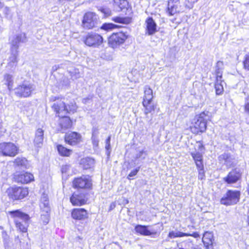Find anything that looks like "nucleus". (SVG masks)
Segmentation results:
<instances>
[{"instance_id": "obj_1", "label": "nucleus", "mask_w": 249, "mask_h": 249, "mask_svg": "<svg viewBox=\"0 0 249 249\" xmlns=\"http://www.w3.org/2000/svg\"><path fill=\"white\" fill-rule=\"evenodd\" d=\"M9 213L14 217V222L18 230L22 232H27L30 219L29 215L19 210L10 211Z\"/></svg>"}, {"instance_id": "obj_2", "label": "nucleus", "mask_w": 249, "mask_h": 249, "mask_svg": "<svg viewBox=\"0 0 249 249\" xmlns=\"http://www.w3.org/2000/svg\"><path fill=\"white\" fill-rule=\"evenodd\" d=\"M36 86L28 81H24L14 89L15 94L18 97L27 98L32 96L36 90Z\"/></svg>"}, {"instance_id": "obj_3", "label": "nucleus", "mask_w": 249, "mask_h": 249, "mask_svg": "<svg viewBox=\"0 0 249 249\" xmlns=\"http://www.w3.org/2000/svg\"><path fill=\"white\" fill-rule=\"evenodd\" d=\"M208 115L202 112L194 118L191 127L192 132L195 134L204 132L207 129Z\"/></svg>"}, {"instance_id": "obj_4", "label": "nucleus", "mask_w": 249, "mask_h": 249, "mask_svg": "<svg viewBox=\"0 0 249 249\" xmlns=\"http://www.w3.org/2000/svg\"><path fill=\"white\" fill-rule=\"evenodd\" d=\"M241 194L239 190L229 189L221 198L220 203L226 206L234 205L239 202Z\"/></svg>"}, {"instance_id": "obj_5", "label": "nucleus", "mask_w": 249, "mask_h": 249, "mask_svg": "<svg viewBox=\"0 0 249 249\" xmlns=\"http://www.w3.org/2000/svg\"><path fill=\"white\" fill-rule=\"evenodd\" d=\"M126 29L119 32L113 33L108 38V44L112 48L117 47L123 44L128 37Z\"/></svg>"}, {"instance_id": "obj_6", "label": "nucleus", "mask_w": 249, "mask_h": 249, "mask_svg": "<svg viewBox=\"0 0 249 249\" xmlns=\"http://www.w3.org/2000/svg\"><path fill=\"white\" fill-rule=\"evenodd\" d=\"M144 93L142 105L145 108L144 114L147 115L155 110L154 106L152 103L153 98V90L149 87L146 86L144 87Z\"/></svg>"}, {"instance_id": "obj_7", "label": "nucleus", "mask_w": 249, "mask_h": 249, "mask_svg": "<svg viewBox=\"0 0 249 249\" xmlns=\"http://www.w3.org/2000/svg\"><path fill=\"white\" fill-rule=\"evenodd\" d=\"M8 40L10 50L18 51L20 44L26 43L27 38L25 33L21 32L10 36Z\"/></svg>"}, {"instance_id": "obj_8", "label": "nucleus", "mask_w": 249, "mask_h": 249, "mask_svg": "<svg viewBox=\"0 0 249 249\" xmlns=\"http://www.w3.org/2000/svg\"><path fill=\"white\" fill-rule=\"evenodd\" d=\"M83 41L88 46L97 48L103 42V37L98 33L95 32H89L83 36Z\"/></svg>"}, {"instance_id": "obj_9", "label": "nucleus", "mask_w": 249, "mask_h": 249, "mask_svg": "<svg viewBox=\"0 0 249 249\" xmlns=\"http://www.w3.org/2000/svg\"><path fill=\"white\" fill-rule=\"evenodd\" d=\"M99 18L94 12H88L86 13L82 21V26L85 29H91L97 26Z\"/></svg>"}, {"instance_id": "obj_10", "label": "nucleus", "mask_w": 249, "mask_h": 249, "mask_svg": "<svg viewBox=\"0 0 249 249\" xmlns=\"http://www.w3.org/2000/svg\"><path fill=\"white\" fill-rule=\"evenodd\" d=\"M72 186L74 188L82 189L83 190H89L92 187V180L88 176L76 178L73 180Z\"/></svg>"}, {"instance_id": "obj_11", "label": "nucleus", "mask_w": 249, "mask_h": 249, "mask_svg": "<svg viewBox=\"0 0 249 249\" xmlns=\"http://www.w3.org/2000/svg\"><path fill=\"white\" fill-rule=\"evenodd\" d=\"M6 192L9 197L14 200L22 199L28 194L27 188L17 186L8 188Z\"/></svg>"}, {"instance_id": "obj_12", "label": "nucleus", "mask_w": 249, "mask_h": 249, "mask_svg": "<svg viewBox=\"0 0 249 249\" xmlns=\"http://www.w3.org/2000/svg\"><path fill=\"white\" fill-rule=\"evenodd\" d=\"M88 193L86 190L77 191L73 193L70 197V201L73 206H81L85 204L87 200Z\"/></svg>"}, {"instance_id": "obj_13", "label": "nucleus", "mask_w": 249, "mask_h": 249, "mask_svg": "<svg viewBox=\"0 0 249 249\" xmlns=\"http://www.w3.org/2000/svg\"><path fill=\"white\" fill-rule=\"evenodd\" d=\"M18 148L12 142L0 143V154L3 156L14 157L18 154Z\"/></svg>"}, {"instance_id": "obj_14", "label": "nucleus", "mask_w": 249, "mask_h": 249, "mask_svg": "<svg viewBox=\"0 0 249 249\" xmlns=\"http://www.w3.org/2000/svg\"><path fill=\"white\" fill-rule=\"evenodd\" d=\"M242 173L239 168H235L232 169L223 178V181L228 184H232L240 181L242 178Z\"/></svg>"}, {"instance_id": "obj_15", "label": "nucleus", "mask_w": 249, "mask_h": 249, "mask_svg": "<svg viewBox=\"0 0 249 249\" xmlns=\"http://www.w3.org/2000/svg\"><path fill=\"white\" fill-rule=\"evenodd\" d=\"M220 164L225 165L227 168L234 167L236 165V160L234 155L229 152H224L218 157Z\"/></svg>"}, {"instance_id": "obj_16", "label": "nucleus", "mask_w": 249, "mask_h": 249, "mask_svg": "<svg viewBox=\"0 0 249 249\" xmlns=\"http://www.w3.org/2000/svg\"><path fill=\"white\" fill-rule=\"evenodd\" d=\"M13 178L15 182L21 184H27L34 179L33 174L29 172H16Z\"/></svg>"}, {"instance_id": "obj_17", "label": "nucleus", "mask_w": 249, "mask_h": 249, "mask_svg": "<svg viewBox=\"0 0 249 249\" xmlns=\"http://www.w3.org/2000/svg\"><path fill=\"white\" fill-rule=\"evenodd\" d=\"M149 225L138 224L135 226L134 230L137 234L142 236H154L157 233L155 230H150Z\"/></svg>"}, {"instance_id": "obj_18", "label": "nucleus", "mask_w": 249, "mask_h": 249, "mask_svg": "<svg viewBox=\"0 0 249 249\" xmlns=\"http://www.w3.org/2000/svg\"><path fill=\"white\" fill-rule=\"evenodd\" d=\"M145 34L148 36H152L158 32V26L151 17H148L145 20Z\"/></svg>"}, {"instance_id": "obj_19", "label": "nucleus", "mask_w": 249, "mask_h": 249, "mask_svg": "<svg viewBox=\"0 0 249 249\" xmlns=\"http://www.w3.org/2000/svg\"><path fill=\"white\" fill-rule=\"evenodd\" d=\"M65 141L71 145H75L81 141V135L76 132H71L65 134Z\"/></svg>"}, {"instance_id": "obj_20", "label": "nucleus", "mask_w": 249, "mask_h": 249, "mask_svg": "<svg viewBox=\"0 0 249 249\" xmlns=\"http://www.w3.org/2000/svg\"><path fill=\"white\" fill-rule=\"evenodd\" d=\"M71 217L77 220H84L88 218V213L84 208H75L71 212Z\"/></svg>"}, {"instance_id": "obj_21", "label": "nucleus", "mask_w": 249, "mask_h": 249, "mask_svg": "<svg viewBox=\"0 0 249 249\" xmlns=\"http://www.w3.org/2000/svg\"><path fill=\"white\" fill-rule=\"evenodd\" d=\"M52 108L58 114V116L61 115L65 116L68 112V106L63 101H59L54 103L52 106Z\"/></svg>"}, {"instance_id": "obj_22", "label": "nucleus", "mask_w": 249, "mask_h": 249, "mask_svg": "<svg viewBox=\"0 0 249 249\" xmlns=\"http://www.w3.org/2000/svg\"><path fill=\"white\" fill-rule=\"evenodd\" d=\"M52 108L58 114V116L61 115L65 116L68 112V106L63 101H59L54 103L52 106Z\"/></svg>"}, {"instance_id": "obj_23", "label": "nucleus", "mask_w": 249, "mask_h": 249, "mask_svg": "<svg viewBox=\"0 0 249 249\" xmlns=\"http://www.w3.org/2000/svg\"><path fill=\"white\" fill-rule=\"evenodd\" d=\"M213 241L214 238L212 232L207 231L203 233L202 242L206 249L213 248Z\"/></svg>"}, {"instance_id": "obj_24", "label": "nucleus", "mask_w": 249, "mask_h": 249, "mask_svg": "<svg viewBox=\"0 0 249 249\" xmlns=\"http://www.w3.org/2000/svg\"><path fill=\"white\" fill-rule=\"evenodd\" d=\"M61 118L59 122V125L61 127V131L63 132L64 131L70 128L72 125V122L70 118L63 115H59Z\"/></svg>"}, {"instance_id": "obj_25", "label": "nucleus", "mask_w": 249, "mask_h": 249, "mask_svg": "<svg viewBox=\"0 0 249 249\" xmlns=\"http://www.w3.org/2000/svg\"><path fill=\"white\" fill-rule=\"evenodd\" d=\"M80 164L84 170L91 169L94 166L95 161L92 158L86 157L81 160Z\"/></svg>"}, {"instance_id": "obj_26", "label": "nucleus", "mask_w": 249, "mask_h": 249, "mask_svg": "<svg viewBox=\"0 0 249 249\" xmlns=\"http://www.w3.org/2000/svg\"><path fill=\"white\" fill-rule=\"evenodd\" d=\"M19 51H14L10 50V55L9 57L8 66L11 68L16 67L18 63V56Z\"/></svg>"}, {"instance_id": "obj_27", "label": "nucleus", "mask_w": 249, "mask_h": 249, "mask_svg": "<svg viewBox=\"0 0 249 249\" xmlns=\"http://www.w3.org/2000/svg\"><path fill=\"white\" fill-rule=\"evenodd\" d=\"M44 140V131L41 128H38L35 134L34 143L38 147L41 146Z\"/></svg>"}, {"instance_id": "obj_28", "label": "nucleus", "mask_w": 249, "mask_h": 249, "mask_svg": "<svg viewBox=\"0 0 249 249\" xmlns=\"http://www.w3.org/2000/svg\"><path fill=\"white\" fill-rule=\"evenodd\" d=\"M179 0H169L167 12L169 16H173L177 12V3Z\"/></svg>"}, {"instance_id": "obj_29", "label": "nucleus", "mask_w": 249, "mask_h": 249, "mask_svg": "<svg viewBox=\"0 0 249 249\" xmlns=\"http://www.w3.org/2000/svg\"><path fill=\"white\" fill-rule=\"evenodd\" d=\"M223 68V62L221 61H218L216 63V64L215 66V73L216 75V79H222Z\"/></svg>"}, {"instance_id": "obj_30", "label": "nucleus", "mask_w": 249, "mask_h": 249, "mask_svg": "<svg viewBox=\"0 0 249 249\" xmlns=\"http://www.w3.org/2000/svg\"><path fill=\"white\" fill-rule=\"evenodd\" d=\"M59 154L63 157H69L72 153V150L68 149L61 144H58L56 146Z\"/></svg>"}, {"instance_id": "obj_31", "label": "nucleus", "mask_w": 249, "mask_h": 249, "mask_svg": "<svg viewBox=\"0 0 249 249\" xmlns=\"http://www.w3.org/2000/svg\"><path fill=\"white\" fill-rule=\"evenodd\" d=\"M113 5L118 11H122L126 8L128 5L127 0H114Z\"/></svg>"}, {"instance_id": "obj_32", "label": "nucleus", "mask_w": 249, "mask_h": 249, "mask_svg": "<svg viewBox=\"0 0 249 249\" xmlns=\"http://www.w3.org/2000/svg\"><path fill=\"white\" fill-rule=\"evenodd\" d=\"M67 71L70 74L72 80H76L81 77L79 69L75 67H69Z\"/></svg>"}, {"instance_id": "obj_33", "label": "nucleus", "mask_w": 249, "mask_h": 249, "mask_svg": "<svg viewBox=\"0 0 249 249\" xmlns=\"http://www.w3.org/2000/svg\"><path fill=\"white\" fill-rule=\"evenodd\" d=\"M14 163L17 166L20 167L21 169H26L28 166L27 160L23 157H18L15 159Z\"/></svg>"}, {"instance_id": "obj_34", "label": "nucleus", "mask_w": 249, "mask_h": 249, "mask_svg": "<svg viewBox=\"0 0 249 249\" xmlns=\"http://www.w3.org/2000/svg\"><path fill=\"white\" fill-rule=\"evenodd\" d=\"M97 8L98 10L103 15L104 18H108L112 14L111 10L107 6H99Z\"/></svg>"}, {"instance_id": "obj_35", "label": "nucleus", "mask_w": 249, "mask_h": 249, "mask_svg": "<svg viewBox=\"0 0 249 249\" xmlns=\"http://www.w3.org/2000/svg\"><path fill=\"white\" fill-rule=\"evenodd\" d=\"M4 80L5 84L7 85L9 90L11 91L13 89V77L12 75L10 74H6L4 76Z\"/></svg>"}, {"instance_id": "obj_36", "label": "nucleus", "mask_w": 249, "mask_h": 249, "mask_svg": "<svg viewBox=\"0 0 249 249\" xmlns=\"http://www.w3.org/2000/svg\"><path fill=\"white\" fill-rule=\"evenodd\" d=\"M223 81L222 79H215L214 84V88L215 89V93L217 95H220L223 94L224 89L222 83Z\"/></svg>"}, {"instance_id": "obj_37", "label": "nucleus", "mask_w": 249, "mask_h": 249, "mask_svg": "<svg viewBox=\"0 0 249 249\" xmlns=\"http://www.w3.org/2000/svg\"><path fill=\"white\" fill-rule=\"evenodd\" d=\"M187 235V233L183 232L178 230L170 231L168 234V237L174 239L177 237H182Z\"/></svg>"}, {"instance_id": "obj_38", "label": "nucleus", "mask_w": 249, "mask_h": 249, "mask_svg": "<svg viewBox=\"0 0 249 249\" xmlns=\"http://www.w3.org/2000/svg\"><path fill=\"white\" fill-rule=\"evenodd\" d=\"M119 27L118 25L112 23H105L102 25L101 28L107 31H109Z\"/></svg>"}, {"instance_id": "obj_39", "label": "nucleus", "mask_w": 249, "mask_h": 249, "mask_svg": "<svg viewBox=\"0 0 249 249\" xmlns=\"http://www.w3.org/2000/svg\"><path fill=\"white\" fill-rule=\"evenodd\" d=\"M112 20L115 22L119 23L128 24L129 22V19L128 18L119 16L112 18Z\"/></svg>"}, {"instance_id": "obj_40", "label": "nucleus", "mask_w": 249, "mask_h": 249, "mask_svg": "<svg viewBox=\"0 0 249 249\" xmlns=\"http://www.w3.org/2000/svg\"><path fill=\"white\" fill-rule=\"evenodd\" d=\"M191 155L195 161L203 160L202 154L199 151L192 152Z\"/></svg>"}, {"instance_id": "obj_41", "label": "nucleus", "mask_w": 249, "mask_h": 249, "mask_svg": "<svg viewBox=\"0 0 249 249\" xmlns=\"http://www.w3.org/2000/svg\"><path fill=\"white\" fill-rule=\"evenodd\" d=\"M40 207L42 210V213H50V207L49 201L48 202L40 203Z\"/></svg>"}, {"instance_id": "obj_42", "label": "nucleus", "mask_w": 249, "mask_h": 249, "mask_svg": "<svg viewBox=\"0 0 249 249\" xmlns=\"http://www.w3.org/2000/svg\"><path fill=\"white\" fill-rule=\"evenodd\" d=\"M41 219L44 225L47 224L50 220V213H44L41 214Z\"/></svg>"}, {"instance_id": "obj_43", "label": "nucleus", "mask_w": 249, "mask_h": 249, "mask_svg": "<svg viewBox=\"0 0 249 249\" xmlns=\"http://www.w3.org/2000/svg\"><path fill=\"white\" fill-rule=\"evenodd\" d=\"M198 172V178L200 180H203L205 178V172L204 168L197 169Z\"/></svg>"}, {"instance_id": "obj_44", "label": "nucleus", "mask_w": 249, "mask_h": 249, "mask_svg": "<svg viewBox=\"0 0 249 249\" xmlns=\"http://www.w3.org/2000/svg\"><path fill=\"white\" fill-rule=\"evenodd\" d=\"M140 167L139 166V167H137L136 168H135V169L132 170L130 172V173L128 174V175L127 176V178L129 179H130V178L133 177L135 176L137 174L138 172L140 171Z\"/></svg>"}, {"instance_id": "obj_45", "label": "nucleus", "mask_w": 249, "mask_h": 249, "mask_svg": "<svg viewBox=\"0 0 249 249\" xmlns=\"http://www.w3.org/2000/svg\"><path fill=\"white\" fill-rule=\"evenodd\" d=\"M68 113H74L76 110V106L75 104H71V105H68Z\"/></svg>"}, {"instance_id": "obj_46", "label": "nucleus", "mask_w": 249, "mask_h": 249, "mask_svg": "<svg viewBox=\"0 0 249 249\" xmlns=\"http://www.w3.org/2000/svg\"><path fill=\"white\" fill-rule=\"evenodd\" d=\"M243 65L244 69L249 71V54L246 55L243 61Z\"/></svg>"}, {"instance_id": "obj_47", "label": "nucleus", "mask_w": 249, "mask_h": 249, "mask_svg": "<svg viewBox=\"0 0 249 249\" xmlns=\"http://www.w3.org/2000/svg\"><path fill=\"white\" fill-rule=\"evenodd\" d=\"M147 154L144 150L140 151L136 156V159H141V160H144Z\"/></svg>"}, {"instance_id": "obj_48", "label": "nucleus", "mask_w": 249, "mask_h": 249, "mask_svg": "<svg viewBox=\"0 0 249 249\" xmlns=\"http://www.w3.org/2000/svg\"><path fill=\"white\" fill-rule=\"evenodd\" d=\"M2 236L3 238V242H4V245L5 249L7 248V247H8V243H9V236L8 235L6 234V233L4 232H2Z\"/></svg>"}, {"instance_id": "obj_49", "label": "nucleus", "mask_w": 249, "mask_h": 249, "mask_svg": "<svg viewBox=\"0 0 249 249\" xmlns=\"http://www.w3.org/2000/svg\"><path fill=\"white\" fill-rule=\"evenodd\" d=\"M196 143H197V148H198V150L199 151V152H203L205 150V147L203 144V142L202 141H198L196 142Z\"/></svg>"}, {"instance_id": "obj_50", "label": "nucleus", "mask_w": 249, "mask_h": 249, "mask_svg": "<svg viewBox=\"0 0 249 249\" xmlns=\"http://www.w3.org/2000/svg\"><path fill=\"white\" fill-rule=\"evenodd\" d=\"M197 169L204 168L203 160L195 161Z\"/></svg>"}, {"instance_id": "obj_51", "label": "nucleus", "mask_w": 249, "mask_h": 249, "mask_svg": "<svg viewBox=\"0 0 249 249\" xmlns=\"http://www.w3.org/2000/svg\"><path fill=\"white\" fill-rule=\"evenodd\" d=\"M48 195L45 193H43L40 198V203L49 202Z\"/></svg>"}, {"instance_id": "obj_52", "label": "nucleus", "mask_w": 249, "mask_h": 249, "mask_svg": "<svg viewBox=\"0 0 249 249\" xmlns=\"http://www.w3.org/2000/svg\"><path fill=\"white\" fill-rule=\"evenodd\" d=\"M105 148L106 150V154L107 157H109L111 152L110 143H106Z\"/></svg>"}, {"instance_id": "obj_53", "label": "nucleus", "mask_w": 249, "mask_h": 249, "mask_svg": "<svg viewBox=\"0 0 249 249\" xmlns=\"http://www.w3.org/2000/svg\"><path fill=\"white\" fill-rule=\"evenodd\" d=\"M186 236H192L195 238H199L200 237V234L196 231L193 232L192 233H187V235H186Z\"/></svg>"}, {"instance_id": "obj_54", "label": "nucleus", "mask_w": 249, "mask_h": 249, "mask_svg": "<svg viewBox=\"0 0 249 249\" xmlns=\"http://www.w3.org/2000/svg\"><path fill=\"white\" fill-rule=\"evenodd\" d=\"M70 165H62L61 167V172L62 174L67 173L68 171L70 169Z\"/></svg>"}, {"instance_id": "obj_55", "label": "nucleus", "mask_w": 249, "mask_h": 249, "mask_svg": "<svg viewBox=\"0 0 249 249\" xmlns=\"http://www.w3.org/2000/svg\"><path fill=\"white\" fill-rule=\"evenodd\" d=\"M99 134L98 129L96 127H93L92 128V137H98Z\"/></svg>"}, {"instance_id": "obj_56", "label": "nucleus", "mask_w": 249, "mask_h": 249, "mask_svg": "<svg viewBox=\"0 0 249 249\" xmlns=\"http://www.w3.org/2000/svg\"><path fill=\"white\" fill-rule=\"evenodd\" d=\"M91 140L94 146H97L99 143L98 137H91Z\"/></svg>"}, {"instance_id": "obj_57", "label": "nucleus", "mask_w": 249, "mask_h": 249, "mask_svg": "<svg viewBox=\"0 0 249 249\" xmlns=\"http://www.w3.org/2000/svg\"><path fill=\"white\" fill-rule=\"evenodd\" d=\"M135 162L133 160H132L131 162H128L127 169H130L133 167H134L135 166Z\"/></svg>"}, {"instance_id": "obj_58", "label": "nucleus", "mask_w": 249, "mask_h": 249, "mask_svg": "<svg viewBox=\"0 0 249 249\" xmlns=\"http://www.w3.org/2000/svg\"><path fill=\"white\" fill-rule=\"evenodd\" d=\"M92 98V96L89 95L88 97L83 98L82 100V102L84 104H87L89 100H91Z\"/></svg>"}, {"instance_id": "obj_59", "label": "nucleus", "mask_w": 249, "mask_h": 249, "mask_svg": "<svg viewBox=\"0 0 249 249\" xmlns=\"http://www.w3.org/2000/svg\"><path fill=\"white\" fill-rule=\"evenodd\" d=\"M245 111L249 115V102L245 103L244 105Z\"/></svg>"}, {"instance_id": "obj_60", "label": "nucleus", "mask_w": 249, "mask_h": 249, "mask_svg": "<svg viewBox=\"0 0 249 249\" xmlns=\"http://www.w3.org/2000/svg\"><path fill=\"white\" fill-rule=\"evenodd\" d=\"M115 207V204L114 203H111V204H110V207H109V211H111V210H113Z\"/></svg>"}, {"instance_id": "obj_61", "label": "nucleus", "mask_w": 249, "mask_h": 249, "mask_svg": "<svg viewBox=\"0 0 249 249\" xmlns=\"http://www.w3.org/2000/svg\"><path fill=\"white\" fill-rule=\"evenodd\" d=\"M59 99V97H56V96H52L51 97L50 100L52 101H55L56 100H58Z\"/></svg>"}, {"instance_id": "obj_62", "label": "nucleus", "mask_w": 249, "mask_h": 249, "mask_svg": "<svg viewBox=\"0 0 249 249\" xmlns=\"http://www.w3.org/2000/svg\"><path fill=\"white\" fill-rule=\"evenodd\" d=\"M111 136H109L106 140V143H110Z\"/></svg>"}, {"instance_id": "obj_63", "label": "nucleus", "mask_w": 249, "mask_h": 249, "mask_svg": "<svg viewBox=\"0 0 249 249\" xmlns=\"http://www.w3.org/2000/svg\"><path fill=\"white\" fill-rule=\"evenodd\" d=\"M59 68V66H57V65H54V66H53V70L54 71H56L57 70V69Z\"/></svg>"}, {"instance_id": "obj_64", "label": "nucleus", "mask_w": 249, "mask_h": 249, "mask_svg": "<svg viewBox=\"0 0 249 249\" xmlns=\"http://www.w3.org/2000/svg\"><path fill=\"white\" fill-rule=\"evenodd\" d=\"M198 0H190L191 3H195Z\"/></svg>"}]
</instances>
